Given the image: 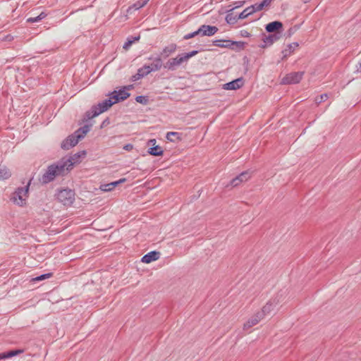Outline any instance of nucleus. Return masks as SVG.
<instances>
[{"mask_svg":"<svg viewBox=\"0 0 361 361\" xmlns=\"http://www.w3.org/2000/svg\"><path fill=\"white\" fill-rule=\"evenodd\" d=\"M251 14H252L250 7H247L246 8H245L239 15H238V18H240V19H244V18H246L247 17H248L249 16H250Z\"/></svg>","mask_w":361,"mask_h":361,"instance_id":"2f4dec72","label":"nucleus"},{"mask_svg":"<svg viewBox=\"0 0 361 361\" xmlns=\"http://www.w3.org/2000/svg\"><path fill=\"white\" fill-rule=\"evenodd\" d=\"M126 180V178H121L120 180H117L116 183L118 185V184H120L121 183H124Z\"/></svg>","mask_w":361,"mask_h":361,"instance_id":"8fccbe9b","label":"nucleus"},{"mask_svg":"<svg viewBox=\"0 0 361 361\" xmlns=\"http://www.w3.org/2000/svg\"><path fill=\"white\" fill-rule=\"evenodd\" d=\"M288 31H289V35H290L292 34V29L290 28Z\"/></svg>","mask_w":361,"mask_h":361,"instance_id":"5fc2aeb1","label":"nucleus"},{"mask_svg":"<svg viewBox=\"0 0 361 361\" xmlns=\"http://www.w3.org/2000/svg\"><path fill=\"white\" fill-rule=\"evenodd\" d=\"M177 49V46L176 44H171L167 47H165L161 52L160 53V56L164 59L168 58L171 54L174 53Z\"/></svg>","mask_w":361,"mask_h":361,"instance_id":"6ab92c4d","label":"nucleus"},{"mask_svg":"<svg viewBox=\"0 0 361 361\" xmlns=\"http://www.w3.org/2000/svg\"><path fill=\"white\" fill-rule=\"evenodd\" d=\"M135 101L140 104L146 105L149 102V99L147 96L140 95L135 97Z\"/></svg>","mask_w":361,"mask_h":361,"instance_id":"72a5a7b5","label":"nucleus"},{"mask_svg":"<svg viewBox=\"0 0 361 361\" xmlns=\"http://www.w3.org/2000/svg\"><path fill=\"white\" fill-rule=\"evenodd\" d=\"M140 75H142L137 73L136 74L132 75L130 80L133 82H135L142 78V77Z\"/></svg>","mask_w":361,"mask_h":361,"instance_id":"79ce46f5","label":"nucleus"},{"mask_svg":"<svg viewBox=\"0 0 361 361\" xmlns=\"http://www.w3.org/2000/svg\"><path fill=\"white\" fill-rule=\"evenodd\" d=\"M32 179L27 183L25 187L18 188L16 191L12 194L11 200L16 204L23 206L25 204L26 198L27 197L29 186Z\"/></svg>","mask_w":361,"mask_h":361,"instance_id":"f03ea898","label":"nucleus"},{"mask_svg":"<svg viewBox=\"0 0 361 361\" xmlns=\"http://www.w3.org/2000/svg\"><path fill=\"white\" fill-rule=\"evenodd\" d=\"M109 118H106V119L102 122L101 127L102 128V127H104V126H106V125H107V124H109Z\"/></svg>","mask_w":361,"mask_h":361,"instance_id":"de8ad7c7","label":"nucleus"},{"mask_svg":"<svg viewBox=\"0 0 361 361\" xmlns=\"http://www.w3.org/2000/svg\"><path fill=\"white\" fill-rule=\"evenodd\" d=\"M90 125H85L82 127L79 128L76 130L73 135L77 138L78 141L83 139L86 134L90 130Z\"/></svg>","mask_w":361,"mask_h":361,"instance_id":"f3484780","label":"nucleus"},{"mask_svg":"<svg viewBox=\"0 0 361 361\" xmlns=\"http://www.w3.org/2000/svg\"><path fill=\"white\" fill-rule=\"evenodd\" d=\"M143 68L146 71L145 72H146V73L147 75L149 73H150L151 72H155L154 70H151V68H152V64H150V65H145V66H143Z\"/></svg>","mask_w":361,"mask_h":361,"instance_id":"a19ab883","label":"nucleus"},{"mask_svg":"<svg viewBox=\"0 0 361 361\" xmlns=\"http://www.w3.org/2000/svg\"><path fill=\"white\" fill-rule=\"evenodd\" d=\"M197 35H200L199 29L193 32L188 33L183 37L184 39H191Z\"/></svg>","mask_w":361,"mask_h":361,"instance_id":"58836bf2","label":"nucleus"},{"mask_svg":"<svg viewBox=\"0 0 361 361\" xmlns=\"http://www.w3.org/2000/svg\"><path fill=\"white\" fill-rule=\"evenodd\" d=\"M198 53V51L197 50H193L190 52H188V53H185V54H181L183 58V60L184 61H187L190 58L195 56Z\"/></svg>","mask_w":361,"mask_h":361,"instance_id":"f704fd0d","label":"nucleus"},{"mask_svg":"<svg viewBox=\"0 0 361 361\" xmlns=\"http://www.w3.org/2000/svg\"><path fill=\"white\" fill-rule=\"evenodd\" d=\"M145 71H146L144 69V68H143V66H142V68H139V69L137 70V73L141 74L142 75H140V76H141V77H142V78L143 77H145V75H147V74L146 73V72H145Z\"/></svg>","mask_w":361,"mask_h":361,"instance_id":"37998d69","label":"nucleus"},{"mask_svg":"<svg viewBox=\"0 0 361 361\" xmlns=\"http://www.w3.org/2000/svg\"><path fill=\"white\" fill-rule=\"evenodd\" d=\"M357 71L361 73V61L359 63V66L357 69Z\"/></svg>","mask_w":361,"mask_h":361,"instance_id":"603ef678","label":"nucleus"},{"mask_svg":"<svg viewBox=\"0 0 361 361\" xmlns=\"http://www.w3.org/2000/svg\"><path fill=\"white\" fill-rule=\"evenodd\" d=\"M249 7L252 13H254L257 11H262L264 8V6L262 5V3L255 4Z\"/></svg>","mask_w":361,"mask_h":361,"instance_id":"473e14b6","label":"nucleus"},{"mask_svg":"<svg viewBox=\"0 0 361 361\" xmlns=\"http://www.w3.org/2000/svg\"><path fill=\"white\" fill-rule=\"evenodd\" d=\"M78 140L74 136V135L71 134L68 135L61 144V147L63 149L68 150L71 148L75 147L78 143Z\"/></svg>","mask_w":361,"mask_h":361,"instance_id":"f8f14e48","label":"nucleus"},{"mask_svg":"<svg viewBox=\"0 0 361 361\" xmlns=\"http://www.w3.org/2000/svg\"><path fill=\"white\" fill-rule=\"evenodd\" d=\"M160 252L158 251H151L146 255H145L141 261L144 263L149 264L153 261H156L160 257Z\"/></svg>","mask_w":361,"mask_h":361,"instance_id":"dca6fc26","label":"nucleus"},{"mask_svg":"<svg viewBox=\"0 0 361 361\" xmlns=\"http://www.w3.org/2000/svg\"><path fill=\"white\" fill-rule=\"evenodd\" d=\"M263 319V313H256L252 317L249 319L243 325V330H247L253 326L257 324Z\"/></svg>","mask_w":361,"mask_h":361,"instance_id":"ddd939ff","label":"nucleus"},{"mask_svg":"<svg viewBox=\"0 0 361 361\" xmlns=\"http://www.w3.org/2000/svg\"><path fill=\"white\" fill-rule=\"evenodd\" d=\"M219 29L214 25H202L199 27L200 35L212 36L218 32Z\"/></svg>","mask_w":361,"mask_h":361,"instance_id":"9d476101","label":"nucleus"},{"mask_svg":"<svg viewBox=\"0 0 361 361\" xmlns=\"http://www.w3.org/2000/svg\"><path fill=\"white\" fill-rule=\"evenodd\" d=\"M166 139L170 142H176V140H180V135L177 132H169L166 136Z\"/></svg>","mask_w":361,"mask_h":361,"instance_id":"c85d7f7f","label":"nucleus"},{"mask_svg":"<svg viewBox=\"0 0 361 361\" xmlns=\"http://www.w3.org/2000/svg\"><path fill=\"white\" fill-rule=\"evenodd\" d=\"M133 145L132 144H127L126 145H124L123 147V149L126 150V151H130L131 149H133Z\"/></svg>","mask_w":361,"mask_h":361,"instance_id":"a18cd8bd","label":"nucleus"},{"mask_svg":"<svg viewBox=\"0 0 361 361\" xmlns=\"http://www.w3.org/2000/svg\"><path fill=\"white\" fill-rule=\"evenodd\" d=\"M304 75L303 71L292 72L283 78L281 84L290 85L297 84L300 82Z\"/></svg>","mask_w":361,"mask_h":361,"instance_id":"423d86ee","label":"nucleus"},{"mask_svg":"<svg viewBox=\"0 0 361 361\" xmlns=\"http://www.w3.org/2000/svg\"><path fill=\"white\" fill-rule=\"evenodd\" d=\"M139 39H140V36L128 37L127 39V42H125V44L123 46V49H128L133 44V43L134 42L138 41Z\"/></svg>","mask_w":361,"mask_h":361,"instance_id":"7c9ffc66","label":"nucleus"},{"mask_svg":"<svg viewBox=\"0 0 361 361\" xmlns=\"http://www.w3.org/2000/svg\"><path fill=\"white\" fill-rule=\"evenodd\" d=\"M274 0H263L261 3H262V5L264 6V7H267L268 6L270 5V4L271 3V1H273Z\"/></svg>","mask_w":361,"mask_h":361,"instance_id":"c03bdc74","label":"nucleus"},{"mask_svg":"<svg viewBox=\"0 0 361 361\" xmlns=\"http://www.w3.org/2000/svg\"><path fill=\"white\" fill-rule=\"evenodd\" d=\"M52 275H53V273H47V274H44L40 276H38L34 278L32 280L35 281H42V280H44V279L51 277Z\"/></svg>","mask_w":361,"mask_h":361,"instance_id":"c9c22d12","label":"nucleus"},{"mask_svg":"<svg viewBox=\"0 0 361 361\" xmlns=\"http://www.w3.org/2000/svg\"><path fill=\"white\" fill-rule=\"evenodd\" d=\"M283 27V24L280 21H273L269 23H268L266 27V31L269 33H275V32H279V30L281 29Z\"/></svg>","mask_w":361,"mask_h":361,"instance_id":"a211bd4d","label":"nucleus"},{"mask_svg":"<svg viewBox=\"0 0 361 361\" xmlns=\"http://www.w3.org/2000/svg\"><path fill=\"white\" fill-rule=\"evenodd\" d=\"M57 200L65 206H71L75 200V192L71 189H63L59 191Z\"/></svg>","mask_w":361,"mask_h":361,"instance_id":"20e7f679","label":"nucleus"},{"mask_svg":"<svg viewBox=\"0 0 361 361\" xmlns=\"http://www.w3.org/2000/svg\"><path fill=\"white\" fill-rule=\"evenodd\" d=\"M47 14L45 12H42L39 15L36 17H30L27 19V23H34L39 22L46 18Z\"/></svg>","mask_w":361,"mask_h":361,"instance_id":"cd10ccee","label":"nucleus"},{"mask_svg":"<svg viewBox=\"0 0 361 361\" xmlns=\"http://www.w3.org/2000/svg\"><path fill=\"white\" fill-rule=\"evenodd\" d=\"M183 62L185 61L182 55L179 54L176 57L169 59L164 63V68L169 71H175Z\"/></svg>","mask_w":361,"mask_h":361,"instance_id":"0eeeda50","label":"nucleus"},{"mask_svg":"<svg viewBox=\"0 0 361 361\" xmlns=\"http://www.w3.org/2000/svg\"><path fill=\"white\" fill-rule=\"evenodd\" d=\"M310 1L311 0H303L304 3H305V4L310 2Z\"/></svg>","mask_w":361,"mask_h":361,"instance_id":"864d4df0","label":"nucleus"},{"mask_svg":"<svg viewBox=\"0 0 361 361\" xmlns=\"http://www.w3.org/2000/svg\"><path fill=\"white\" fill-rule=\"evenodd\" d=\"M243 3L242 1H239L238 2V5H236L233 8H232L230 11H232L234 8H238L241 6H243Z\"/></svg>","mask_w":361,"mask_h":361,"instance_id":"09e8293b","label":"nucleus"},{"mask_svg":"<svg viewBox=\"0 0 361 361\" xmlns=\"http://www.w3.org/2000/svg\"><path fill=\"white\" fill-rule=\"evenodd\" d=\"M149 60H153V62L151 63L152 66L151 70L157 71H159L161 67H164L161 56L160 55H157L156 57L150 56L149 57Z\"/></svg>","mask_w":361,"mask_h":361,"instance_id":"aec40b11","label":"nucleus"},{"mask_svg":"<svg viewBox=\"0 0 361 361\" xmlns=\"http://www.w3.org/2000/svg\"><path fill=\"white\" fill-rule=\"evenodd\" d=\"M278 302L275 301H268L266 305L262 307V310L257 312V313H263V318L268 314H269L274 309L275 305H276Z\"/></svg>","mask_w":361,"mask_h":361,"instance_id":"4be33fe9","label":"nucleus"},{"mask_svg":"<svg viewBox=\"0 0 361 361\" xmlns=\"http://www.w3.org/2000/svg\"><path fill=\"white\" fill-rule=\"evenodd\" d=\"M68 173V168H66V164L59 160L47 167L40 180L42 183L47 184L53 181L56 177L64 176Z\"/></svg>","mask_w":361,"mask_h":361,"instance_id":"f257e3e1","label":"nucleus"},{"mask_svg":"<svg viewBox=\"0 0 361 361\" xmlns=\"http://www.w3.org/2000/svg\"><path fill=\"white\" fill-rule=\"evenodd\" d=\"M299 46L298 42H293L291 44H289L287 47L282 51V60L286 59L288 56H289L294 51L295 49Z\"/></svg>","mask_w":361,"mask_h":361,"instance_id":"412c9836","label":"nucleus"},{"mask_svg":"<svg viewBox=\"0 0 361 361\" xmlns=\"http://www.w3.org/2000/svg\"><path fill=\"white\" fill-rule=\"evenodd\" d=\"M118 184L116 181L111 182L107 184H104L101 185L100 188L104 192H109L111 191L116 186H117Z\"/></svg>","mask_w":361,"mask_h":361,"instance_id":"c756f323","label":"nucleus"},{"mask_svg":"<svg viewBox=\"0 0 361 361\" xmlns=\"http://www.w3.org/2000/svg\"><path fill=\"white\" fill-rule=\"evenodd\" d=\"M281 37V34L280 32H275L273 34H270L268 36H265L263 38V42L264 44H262L260 47L262 48H264L267 46H271L274 42L279 40Z\"/></svg>","mask_w":361,"mask_h":361,"instance_id":"4468645a","label":"nucleus"},{"mask_svg":"<svg viewBox=\"0 0 361 361\" xmlns=\"http://www.w3.org/2000/svg\"><path fill=\"white\" fill-rule=\"evenodd\" d=\"M240 183H242L240 178H239L238 176H237L235 178H233L231 180V185L233 186V187H236L238 186Z\"/></svg>","mask_w":361,"mask_h":361,"instance_id":"ea45409f","label":"nucleus"},{"mask_svg":"<svg viewBox=\"0 0 361 361\" xmlns=\"http://www.w3.org/2000/svg\"><path fill=\"white\" fill-rule=\"evenodd\" d=\"M85 155L86 152L82 150L70 156L68 158H63L61 161L66 164V168H68V171L70 172L73 166L80 161V157H84Z\"/></svg>","mask_w":361,"mask_h":361,"instance_id":"39448f33","label":"nucleus"},{"mask_svg":"<svg viewBox=\"0 0 361 361\" xmlns=\"http://www.w3.org/2000/svg\"><path fill=\"white\" fill-rule=\"evenodd\" d=\"M240 19L238 15H234L233 13H228L226 16V21L228 24L234 25Z\"/></svg>","mask_w":361,"mask_h":361,"instance_id":"393cba45","label":"nucleus"},{"mask_svg":"<svg viewBox=\"0 0 361 361\" xmlns=\"http://www.w3.org/2000/svg\"><path fill=\"white\" fill-rule=\"evenodd\" d=\"M157 141L155 139H152L149 140V144L152 145V147L149 148L148 153L152 156L158 157L161 156L164 153L161 147L159 145H155Z\"/></svg>","mask_w":361,"mask_h":361,"instance_id":"2eb2a0df","label":"nucleus"},{"mask_svg":"<svg viewBox=\"0 0 361 361\" xmlns=\"http://www.w3.org/2000/svg\"><path fill=\"white\" fill-rule=\"evenodd\" d=\"M96 112H97L96 110V107H94L92 106V108L90 109V110L87 111L85 114L82 121H84V122L87 121L88 120H90V119L97 116L98 115H94Z\"/></svg>","mask_w":361,"mask_h":361,"instance_id":"a878e982","label":"nucleus"},{"mask_svg":"<svg viewBox=\"0 0 361 361\" xmlns=\"http://www.w3.org/2000/svg\"><path fill=\"white\" fill-rule=\"evenodd\" d=\"M242 182L247 181L250 178V173L248 171H243L238 175Z\"/></svg>","mask_w":361,"mask_h":361,"instance_id":"4c0bfd02","label":"nucleus"},{"mask_svg":"<svg viewBox=\"0 0 361 361\" xmlns=\"http://www.w3.org/2000/svg\"><path fill=\"white\" fill-rule=\"evenodd\" d=\"M213 44L221 48H228L232 50L240 51L243 49L245 46V42H236L232 40H222V39H216L213 42Z\"/></svg>","mask_w":361,"mask_h":361,"instance_id":"7ed1b4c3","label":"nucleus"},{"mask_svg":"<svg viewBox=\"0 0 361 361\" xmlns=\"http://www.w3.org/2000/svg\"><path fill=\"white\" fill-rule=\"evenodd\" d=\"M114 104L116 103L113 100L111 96H109L108 99H106L102 102L98 103L97 105L93 106L94 107H96V110L97 111L94 115H99L100 114L106 111Z\"/></svg>","mask_w":361,"mask_h":361,"instance_id":"6e6552de","label":"nucleus"},{"mask_svg":"<svg viewBox=\"0 0 361 361\" xmlns=\"http://www.w3.org/2000/svg\"><path fill=\"white\" fill-rule=\"evenodd\" d=\"M240 32H241V35L243 37H249L250 36V33L246 30H242Z\"/></svg>","mask_w":361,"mask_h":361,"instance_id":"49530a36","label":"nucleus"},{"mask_svg":"<svg viewBox=\"0 0 361 361\" xmlns=\"http://www.w3.org/2000/svg\"><path fill=\"white\" fill-rule=\"evenodd\" d=\"M11 175V172L5 166L0 165V180L7 179Z\"/></svg>","mask_w":361,"mask_h":361,"instance_id":"bb28decb","label":"nucleus"},{"mask_svg":"<svg viewBox=\"0 0 361 361\" xmlns=\"http://www.w3.org/2000/svg\"><path fill=\"white\" fill-rule=\"evenodd\" d=\"M149 0H137L135 3H134L131 6H130L128 9V11H130L132 9L135 11L139 10L140 8L144 7Z\"/></svg>","mask_w":361,"mask_h":361,"instance_id":"b1692460","label":"nucleus"},{"mask_svg":"<svg viewBox=\"0 0 361 361\" xmlns=\"http://www.w3.org/2000/svg\"><path fill=\"white\" fill-rule=\"evenodd\" d=\"M244 85V80L243 78H238L229 82L225 83L223 85V89L226 90H235L240 89Z\"/></svg>","mask_w":361,"mask_h":361,"instance_id":"9b49d317","label":"nucleus"},{"mask_svg":"<svg viewBox=\"0 0 361 361\" xmlns=\"http://www.w3.org/2000/svg\"><path fill=\"white\" fill-rule=\"evenodd\" d=\"M132 87H133V85H130L123 87V90H130Z\"/></svg>","mask_w":361,"mask_h":361,"instance_id":"3c124183","label":"nucleus"},{"mask_svg":"<svg viewBox=\"0 0 361 361\" xmlns=\"http://www.w3.org/2000/svg\"><path fill=\"white\" fill-rule=\"evenodd\" d=\"M328 97L329 96L326 93L322 94L319 97L315 98V102L317 104H319L320 103L326 101Z\"/></svg>","mask_w":361,"mask_h":361,"instance_id":"e433bc0d","label":"nucleus"},{"mask_svg":"<svg viewBox=\"0 0 361 361\" xmlns=\"http://www.w3.org/2000/svg\"><path fill=\"white\" fill-rule=\"evenodd\" d=\"M23 352V350H10L8 352L1 353H0V360L16 356Z\"/></svg>","mask_w":361,"mask_h":361,"instance_id":"5701e85b","label":"nucleus"},{"mask_svg":"<svg viewBox=\"0 0 361 361\" xmlns=\"http://www.w3.org/2000/svg\"><path fill=\"white\" fill-rule=\"evenodd\" d=\"M130 93L126 92L125 90H114L108 94V96H111L113 100L116 103L126 100L130 97Z\"/></svg>","mask_w":361,"mask_h":361,"instance_id":"1a4fd4ad","label":"nucleus"}]
</instances>
